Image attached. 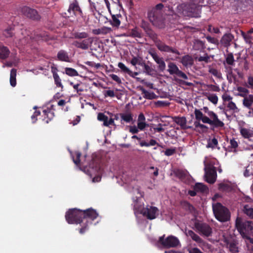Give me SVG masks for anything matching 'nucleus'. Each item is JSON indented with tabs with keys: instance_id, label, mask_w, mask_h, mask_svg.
Here are the masks:
<instances>
[{
	"instance_id": "13d9d810",
	"label": "nucleus",
	"mask_w": 253,
	"mask_h": 253,
	"mask_svg": "<svg viewBox=\"0 0 253 253\" xmlns=\"http://www.w3.org/2000/svg\"><path fill=\"white\" fill-rule=\"evenodd\" d=\"M112 31L111 28L104 26L101 28V34L106 35L112 32Z\"/></svg>"
},
{
	"instance_id": "c85d7f7f",
	"label": "nucleus",
	"mask_w": 253,
	"mask_h": 253,
	"mask_svg": "<svg viewBox=\"0 0 253 253\" xmlns=\"http://www.w3.org/2000/svg\"><path fill=\"white\" fill-rule=\"evenodd\" d=\"M9 54L10 51L8 47L0 44V58L5 59L9 56Z\"/></svg>"
},
{
	"instance_id": "7ed1b4c3",
	"label": "nucleus",
	"mask_w": 253,
	"mask_h": 253,
	"mask_svg": "<svg viewBox=\"0 0 253 253\" xmlns=\"http://www.w3.org/2000/svg\"><path fill=\"white\" fill-rule=\"evenodd\" d=\"M163 8L164 5L162 3H159L148 10L147 13V17L149 21L154 26L161 29L165 28L166 26Z\"/></svg>"
},
{
	"instance_id": "4468645a",
	"label": "nucleus",
	"mask_w": 253,
	"mask_h": 253,
	"mask_svg": "<svg viewBox=\"0 0 253 253\" xmlns=\"http://www.w3.org/2000/svg\"><path fill=\"white\" fill-rule=\"evenodd\" d=\"M168 72L171 75H176V76L181 78L184 80H187V76L182 71L180 70L175 63L173 62H169L168 65Z\"/></svg>"
},
{
	"instance_id": "49530a36",
	"label": "nucleus",
	"mask_w": 253,
	"mask_h": 253,
	"mask_svg": "<svg viewBox=\"0 0 253 253\" xmlns=\"http://www.w3.org/2000/svg\"><path fill=\"white\" fill-rule=\"evenodd\" d=\"M229 249L231 253H238L239 252L237 244L234 242H231L229 244Z\"/></svg>"
},
{
	"instance_id": "3c124183",
	"label": "nucleus",
	"mask_w": 253,
	"mask_h": 253,
	"mask_svg": "<svg viewBox=\"0 0 253 253\" xmlns=\"http://www.w3.org/2000/svg\"><path fill=\"white\" fill-rule=\"evenodd\" d=\"M195 59L199 62L204 61L206 63L210 62V57L207 53H205L204 56L196 57Z\"/></svg>"
},
{
	"instance_id": "9b49d317",
	"label": "nucleus",
	"mask_w": 253,
	"mask_h": 253,
	"mask_svg": "<svg viewBox=\"0 0 253 253\" xmlns=\"http://www.w3.org/2000/svg\"><path fill=\"white\" fill-rule=\"evenodd\" d=\"M159 242L166 248L176 247L180 243L176 237L170 235L165 239V235L159 238Z\"/></svg>"
},
{
	"instance_id": "f704fd0d",
	"label": "nucleus",
	"mask_w": 253,
	"mask_h": 253,
	"mask_svg": "<svg viewBox=\"0 0 253 253\" xmlns=\"http://www.w3.org/2000/svg\"><path fill=\"white\" fill-rule=\"evenodd\" d=\"M181 205L183 209L190 213H193L195 211V208L187 201L182 202Z\"/></svg>"
},
{
	"instance_id": "6e6552de",
	"label": "nucleus",
	"mask_w": 253,
	"mask_h": 253,
	"mask_svg": "<svg viewBox=\"0 0 253 253\" xmlns=\"http://www.w3.org/2000/svg\"><path fill=\"white\" fill-rule=\"evenodd\" d=\"M112 7L113 8V12H112V14H110L112 16V20H110L109 22L113 27L118 28L121 24L119 18L122 17L120 14V8L122 7V5L121 4H118L116 2H114Z\"/></svg>"
},
{
	"instance_id": "6ab92c4d",
	"label": "nucleus",
	"mask_w": 253,
	"mask_h": 253,
	"mask_svg": "<svg viewBox=\"0 0 253 253\" xmlns=\"http://www.w3.org/2000/svg\"><path fill=\"white\" fill-rule=\"evenodd\" d=\"M194 114L196 121L200 122L201 121L204 124L210 125L211 127H212L213 122H211V120L209 117L204 115L200 110L196 108L194 110Z\"/></svg>"
},
{
	"instance_id": "1a4fd4ad",
	"label": "nucleus",
	"mask_w": 253,
	"mask_h": 253,
	"mask_svg": "<svg viewBox=\"0 0 253 253\" xmlns=\"http://www.w3.org/2000/svg\"><path fill=\"white\" fill-rule=\"evenodd\" d=\"M194 226L200 235L206 237L211 236L212 230L208 224L197 221L195 222Z\"/></svg>"
},
{
	"instance_id": "09e8293b",
	"label": "nucleus",
	"mask_w": 253,
	"mask_h": 253,
	"mask_svg": "<svg viewBox=\"0 0 253 253\" xmlns=\"http://www.w3.org/2000/svg\"><path fill=\"white\" fill-rule=\"evenodd\" d=\"M226 62L227 64L229 65H233L234 64L235 60L234 56L232 53H229L227 55Z\"/></svg>"
},
{
	"instance_id": "423d86ee",
	"label": "nucleus",
	"mask_w": 253,
	"mask_h": 253,
	"mask_svg": "<svg viewBox=\"0 0 253 253\" xmlns=\"http://www.w3.org/2000/svg\"><path fill=\"white\" fill-rule=\"evenodd\" d=\"M212 210L216 219L220 222H225L230 219V213L228 209L220 203L212 205Z\"/></svg>"
},
{
	"instance_id": "5fc2aeb1",
	"label": "nucleus",
	"mask_w": 253,
	"mask_h": 253,
	"mask_svg": "<svg viewBox=\"0 0 253 253\" xmlns=\"http://www.w3.org/2000/svg\"><path fill=\"white\" fill-rule=\"evenodd\" d=\"M208 99L214 104H216L218 102V97L215 94H210L207 96Z\"/></svg>"
},
{
	"instance_id": "4c0bfd02",
	"label": "nucleus",
	"mask_w": 253,
	"mask_h": 253,
	"mask_svg": "<svg viewBox=\"0 0 253 253\" xmlns=\"http://www.w3.org/2000/svg\"><path fill=\"white\" fill-rule=\"evenodd\" d=\"M237 90L239 92L237 94L238 96L244 98L248 96L249 90L245 87L242 86H238L237 87Z\"/></svg>"
},
{
	"instance_id": "a878e982",
	"label": "nucleus",
	"mask_w": 253,
	"mask_h": 253,
	"mask_svg": "<svg viewBox=\"0 0 253 253\" xmlns=\"http://www.w3.org/2000/svg\"><path fill=\"white\" fill-rule=\"evenodd\" d=\"M57 57L58 60L66 62H70V58L67 51L64 50H60L57 54Z\"/></svg>"
},
{
	"instance_id": "7c9ffc66",
	"label": "nucleus",
	"mask_w": 253,
	"mask_h": 253,
	"mask_svg": "<svg viewBox=\"0 0 253 253\" xmlns=\"http://www.w3.org/2000/svg\"><path fill=\"white\" fill-rule=\"evenodd\" d=\"M218 190L221 192L229 193L233 190L232 186L228 183H220L218 185Z\"/></svg>"
},
{
	"instance_id": "b1692460",
	"label": "nucleus",
	"mask_w": 253,
	"mask_h": 253,
	"mask_svg": "<svg viewBox=\"0 0 253 253\" xmlns=\"http://www.w3.org/2000/svg\"><path fill=\"white\" fill-rule=\"evenodd\" d=\"M234 39V36L230 33L224 34L220 40V43L224 47H228Z\"/></svg>"
},
{
	"instance_id": "ddd939ff",
	"label": "nucleus",
	"mask_w": 253,
	"mask_h": 253,
	"mask_svg": "<svg viewBox=\"0 0 253 253\" xmlns=\"http://www.w3.org/2000/svg\"><path fill=\"white\" fill-rule=\"evenodd\" d=\"M149 54L151 55L155 62L158 64V69L159 71L163 72L166 67V63L163 57H160L155 49H151L148 51Z\"/></svg>"
},
{
	"instance_id": "20e7f679",
	"label": "nucleus",
	"mask_w": 253,
	"mask_h": 253,
	"mask_svg": "<svg viewBox=\"0 0 253 253\" xmlns=\"http://www.w3.org/2000/svg\"><path fill=\"white\" fill-rule=\"evenodd\" d=\"M98 216L96 211L89 208L85 210H82V227L80 229L79 232L84 234L88 229V224H92V221L95 220Z\"/></svg>"
},
{
	"instance_id": "a19ab883",
	"label": "nucleus",
	"mask_w": 253,
	"mask_h": 253,
	"mask_svg": "<svg viewBox=\"0 0 253 253\" xmlns=\"http://www.w3.org/2000/svg\"><path fill=\"white\" fill-rule=\"evenodd\" d=\"M129 36L132 38H141L142 37L141 33L138 31V28L137 27H135L134 28L131 29L129 33Z\"/></svg>"
},
{
	"instance_id": "58836bf2",
	"label": "nucleus",
	"mask_w": 253,
	"mask_h": 253,
	"mask_svg": "<svg viewBox=\"0 0 253 253\" xmlns=\"http://www.w3.org/2000/svg\"><path fill=\"white\" fill-rule=\"evenodd\" d=\"M120 116L121 118V121H124L126 123H129L133 120V116L130 113H120Z\"/></svg>"
},
{
	"instance_id": "bf43d9fd",
	"label": "nucleus",
	"mask_w": 253,
	"mask_h": 253,
	"mask_svg": "<svg viewBox=\"0 0 253 253\" xmlns=\"http://www.w3.org/2000/svg\"><path fill=\"white\" fill-rule=\"evenodd\" d=\"M175 148H168L165 151V154L167 156H172L175 153Z\"/></svg>"
},
{
	"instance_id": "72a5a7b5",
	"label": "nucleus",
	"mask_w": 253,
	"mask_h": 253,
	"mask_svg": "<svg viewBox=\"0 0 253 253\" xmlns=\"http://www.w3.org/2000/svg\"><path fill=\"white\" fill-rule=\"evenodd\" d=\"M193 48L196 50H202L205 48V43L200 40H195L193 42Z\"/></svg>"
},
{
	"instance_id": "e2e57ef3",
	"label": "nucleus",
	"mask_w": 253,
	"mask_h": 253,
	"mask_svg": "<svg viewBox=\"0 0 253 253\" xmlns=\"http://www.w3.org/2000/svg\"><path fill=\"white\" fill-rule=\"evenodd\" d=\"M238 146V142L235 140V139L233 138L230 141V145L229 147L231 148L236 149Z\"/></svg>"
},
{
	"instance_id": "ea45409f",
	"label": "nucleus",
	"mask_w": 253,
	"mask_h": 253,
	"mask_svg": "<svg viewBox=\"0 0 253 253\" xmlns=\"http://www.w3.org/2000/svg\"><path fill=\"white\" fill-rule=\"evenodd\" d=\"M66 75L71 77H75L79 76L78 72L74 69L69 67L65 68V72H64Z\"/></svg>"
},
{
	"instance_id": "de8ad7c7",
	"label": "nucleus",
	"mask_w": 253,
	"mask_h": 253,
	"mask_svg": "<svg viewBox=\"0 0 253 253\" xmlns=\"http://www.w3.org/2000/svg\"><path fill=\"white\" fill-rule=\"evenodd\" d=\"M141 90L144 98L149 99L153 98L154 93H151L143 88H142Z\"/></svg>"
},
{
	"instance_id": "f3484780",
	"label": "nucleus",
	"mask_w": 253,
	"mask_h": 253,
	"mask_svg": "<svg viewBox=\"0 0 253 253\" xmlns=\"http://www.w3.org/2000/svg\"><path fill=\"white\" fill-rule=\"evenodd\" d=\"M158 211V209L157 208L147 206L146 208H144L141 210V213L147 217L148 219L152 220L156 218V213Z\"/></svg>"
},
{
	"instance_id": "69168bd1",
	"label": "nucleus",
	"mask_w": 253,
	"mask_h": 253,
	"mask_svg": "<svg viewBox=\"0 0 253 253\" xmlns=\"http://www.w3.org/2000/svg\"><path fill=\"white\" fill-rule=\"evenodd\" d=\"M141 58L140 57L133 56L130 61V63L132 65L135 66L138 64Z\"/></svg>"
},
{
	"instance_id": "052dcab7",
	"label": "nucleus",
	"mask_w": 253,
	"mask_h": 253,
	"mask_svg": "<svg viewBox=\"0 0 253 253\" xmlns=\"http://www.w3.org/2000/svg\"><path fill=\"white\" fill-rule=\"evenodd\" d=\"M147 126L145 122H137L138 128L141 130H143Z\"/></svg>"
},
{
	"instance_id": "393cba45",
	"label": "nucleus",
	"mask_w": 253,
	"mask_h": 253,
	"mask_svg": "<svg viewBox=\"0 0 253 253\" xmlns=\"http://www.w3.org/2000/svg\"><path fill=\"white\" fill-rule=\"evenodd\" d=\"M242 211L250 219H253V206L245 204L243 206Z\"/></svg>"
},
{
	"instance_id": "680f3d73",
	"label": "nucleus",
	"mask_w": 253,
	"mask_h": 253,
	"mask_svg": "<svg viewBox=\"0 0 253 253\" xmlns=\"http://www.w3.org/2000/svg\"><path fill=\"white\" fill-rule=\"evenodd\" d=\"M41 114V112L39 110H36L33 115L31 116V119L33 123L37 120V117Z\"/></svg>"
},
{
	"instance_id": "bb28decb",
	"label": "nucleus",
	"mask_w": 253,
	"mask_h": 253,
	"mask_svg": "<svg viewBox=\"0 0 253 253\" xmlns=\"http://www.w3.org/2000/svg\"><path fill=\"white\" fill-rule=\"evenodd\" d=\"M195 126V130L198 131L200 133L207 132L208 130V127L205 125L202 124L198 121H195L194 123Z\"/></svg>"
},
{
	"instance_id": "f257e3e1",
	"label": "nucleus",
	"mask_w": 253,
	"mask_h": 253,
	"mask_svg": "<svg viewBox=\"0 0 253 253\" xmlns=\"http://www.w3.org/2000/svg\"><path fill=\"white\" fill-rule=\"evenodd\" d=\"M207 3V0H190L189 2L178 4L176 11L178 14L182 16L199 17L202 7L206 6Z\"/></svg>"
},
{
	"instance_id": "2f4dec72",
	"label": "nucleus",
	"mask_w": 253,
	"mask_h": 253,
	"mask_svg": "<svg viewBox=\"0 0 253 253\" xmlns=\"http://www.w3.org/2000/svg\"><path fill=\"white\" fill-rule=\"evenodd\" d=\"M181 63L184 67H187L193 65V60L191 56L186 55L182 57Z\"/></svg>"
},
{
	"instance_id": "4d7b16f0",
	"label": "nucleus",
	"mask_w": 253,
	"mask_h": 253,
	"mask_svg": "<svg viewBox=\"0 0 253 253\" xmlns=\"http://www.w3.org/2000/svg\"><path fill=\"white\" fill-rule=\"evenodd\" d=\"M209 72L213 75L214 76L218 78L221 77V73L215 69L211 68L209 70Z\"/></svg>"
},
{
	"instance_id": "4be33fe9",
	"label": "nucleus",
	"mask_w": 253,
	"mask_h": 253,
	"mask_svg": "<svg viewBox=\"0 0 253 253\" xmlns=\"http://www.w3.org/2000/svg\"><path fill=\"white\" fill-rule=\"evenodd\" d=\"M132 139H136L139 141V145L141 147H149L150 146H155L157 145L158 147H163L160 144H159L155 140L151 139L149 142H147L144 140H141V138L137 135H134L131 136Z\"/></svg>"
},
{
	"instance_id": "c9c22d12",
	"label": "nucleus",
	"mask_w": 253,
	"mask_h": 253,
	"mask_svg": "<svg viewBox=\"0 0 253 253\" xmlns=\"http://www.w3.org/2000/svg\"><path fill=\"white\" fill-rule=\"evenodd\" d=\"M16 69L13 68L11 70L10 75V84L12 87H15L16 85Z\"/></svg>"
},
{
	"instance_id": "c03bdc74",
	"label": "nucleus",
	"mask_w": 253,
	"mask_h": 253,
	"mask_svg": "<svg viewBox=\"0 0 253 253\" xmlns=\"http://www.w3.org/2000/svg\"><path fill=\"white\" fill-rule=\"evenodd\" d=\"M144 72L148 75L151 76H153L154 75V72H155V70L153 69L152 67H151L150 66H149L147 64H145V66L144 67Z\"/></svg>"
},
{
	"instance_id": "aec40b11",
	"label": "nucleus",
	"mask_w": 253,
	"mask_h": 253,
	"mask_svg": "<svg viewBox=\"0 0 253 253\" xmlns=\"http://www.w3.org/2000/svg\"><path fill=\"white\" fill-rule=\"evenodd\" d=\"M92 42V39L91 38H88L82 41H75L73 44L77 48L83 50H87L91 46Z\"/></svg>"
},
{
	"instance_id": "473e14b6",
	"label": "nucleus",
	"mask_w": 253,
	"mask_h": 253,
	"mask_svg": "<svg viewBox=\"0 0 253 253\" xmlns=\"http://www.w3.org/2000/svg\"><path fill=\"white\" fill-rule=\"evenodd\" d=\"M14 27L9 26L3 31V35L6 38H11L14 35Z\"/></svg>"
},
{
	"instance_id": "0eeeda50",
	"label": "nucleus",
	"mask_w": 253,
	"mask_h": 253,
	"mask_svg": "<svg viewBox=\"0 0 253 253\" xmlns=\"http://www.w3.org/2000/svg\"><path fill=\"white\" fill-rule=\"evenodd\" d=\"M65 218L69 224H82V210L74 208L66 212Z\"/></svg>"
},
{
	"instance_id": "338daca9",
	"label": "nucleus",
	"mask_w": 253,
	"mask_h": 253,
	"mask_svg": "<svg viewBox=\"0 0 253 253\" xmlns=\"http://www.w3.org/2000/svg\"><path fill=\"white\" fill-rule=\"evenodd\" d=\"M241 1L245 6H251L253 8V0H241Z\"/></svg>"
},
{
	"instance_id": "9d476101",
	"label": "nucleus",
	"mask_w": 253,
	"mask_h": 253,
	"mask_svg": "<svg viewBox=\"0 0 253 253\" xmlns=\"http://www.w3.org/2000/svg\"><path fill=\"white\" fill-rule=\"evenodd\" d=\"M202 110L208 114L210 119L211 120V122H213L212 127L211 128V130H214V128H222L224 126V123L218 119L217 114L214 112L209 110L208 107H204Z\"/></svg>"
},
{
	"instance_id": "cd10ccee",
	"label": "nucleus",
	"mask_w": 253,
	"mask_h": 253,
	"mask_svg": "<svg viewBox=\"0 0 253 253\" xmlns=\"http://www.w3.org/2000/svg\"><path fill=\"white\" fill-rule=\"evenodd\" d=\"M187 235L190 237L193 241L198 244H203L204 243V240L192 230H188Z\"/></svg>"
},
{
	"instance_id": "f03ea898",
	"label": "nucleus",
	"mask_w": 253,
	"mask_h": 253,
	"mask_svg": "<svg viewBox=\"0 0 253 253\" xmlns=\"http://www.w3.org/2000/svg\"><path fill=\"white\" fill-rule=\"evenodd\" d=\"M140 27L143 29L146 36L151 39L155 43L158 49L162 52H171L177 55H180L179 51L175 48L167 45L158 39V35L152 29L150 24L144 20L140 23Z\"/></svg>"
},
{
	"instance_id": "a18cd8bd",
	"label": "nucleus",
	"mask_w": 253,
	"mask_h": 253,
	"mask_svg": "<svg viewBox=\"0 0 253 253\" xmlns=\"http://www.w3.org/2000/svg\"><path fill=\"white\" fill-rule=\"evenodd\" d=\"M54 83L56 84V86L58 87H61V90H62L63 88V85L61 82V79L59 77L58 75H55L53 76Z\"/></svg>"
},
{
	"instance_id": "79ce46f5",
	"label": "nucleus",
	"mask_w": 253,
	"mask_h": 253,
	"mask_svg": "<svg viewBox=\"0 0 253 253\" xmlns=\"http://www.w3.org/2000/svg\"><path fill=\"white\" fill-rule=\"evenodd\" d=\"M74 37L76 39H86L88 38V34L85 32H75L73 34Z\"/></svg>"
},
{
	"instance_id": "e433bc0d",
	"label": "nucleus",
	"mask_w": 253,
	"mask_h": 253,
	"mask_svg": "<svg viewBox=\"0 0 253 253\" xmlns=\"http://www.w3.org/2000/svg\"><path fill=\"white\" fill-rule=\"evenodd\" d=\"M240 133L245 138H249L253 136V131H251L246 128L240 129Z\"/></svg>"
},
{
	"instance_id": "864d4df0",
	"label": "nucleus",
	"mask_w": 253,
	"mask_h": 253,
	"mask_svg": "<svg viewBox=\"0 0 253 253\" xmlns=\"http://www.w3.org/2000/svg\"><path fill=\"white\" fill-rule=\"evenodd\" d=\"M69 84L73 86L79 94H81V93L84 91V89L80 87V84H74L73 82H70Z\"/></svg>"
},
{
	"instance_id": "8fccbe9b",
	"label": "nucleus",
	"mask_w": 253,
	"mask_h": 253,
	"mask_svg": "<svg viewBox=\"0 0 253 253\" xmlns=\"http://www.w3.org/2000/svg\"><path fill=\"white\" fill-rule=\"evenodd\" d=\"M118 67L121 71L126 74H128V73H131V70H129L123 63L119 62L118 65Z\"/></svg>"
},
{
	"instance_id": "dca6fc26",
	"label": "nucleus",
	"mask_w": 253,
	"mask_h": 253,
	"mask_svg": "<svg viewBox=\"0 0 253 253\" xmlns=\"http://www.w3.org/2000/svg\"><path fill=\"white\" fill-rule=\"evenodd\" d=\"M22 12L25 16L33 20H38L40 19V16L37 10L28 6L22 7Z\"/></svg>"
},
{
	"instance_id": "37998d69",
	"label": "nucleus",
	"mask_w": 253,
	"mask_h": 253,
	"mask_svg": "<svg viewBox=\"0 0 253 253\" xmlns=\"http://www.w3.org/2000/svg\"><path fill=\"white\" fill-rule=\"evenodd\" d=\"M194 190L197 192H205L208 190V188L205 185L198 183L195 184Z\"/></svg>"
},
{
	"instance_id": "603ef678",
	"label": "nucleus",
	"mask_w": 253,
	"mask_h": 253,
	"mask_svg": "<svg viewBox=\"0 0 253 253\" xmlns=\"http://www.w3.org/2000/svg\"><path fill=\"white\" fill-rule=\"evenodd\" d=\"M218 145L217 139L215 138H212L211 140L208 142L207 144L208 148H215Z\"/></svg>"
},
{
	"instance_id": "412c9836",
	"label": "nucleus",
	"mask_w": 253,
	"mask_h": 253,
	"mask_svg": "<svg viewBox=\"0 0 253 253\" xmlns=\"http://www.w3.org/2000/svg\"><path fill=\"white\" fill-rule=\"evenodd\" d=\"M97 119L99 121L103 122V126H110V125L114 126H116L114 122L113 121V119H112V117L110 119L108 117L105 115L103 113H99L97 116Z\"/></svg>"
},
{
	"instance_id": "2eb2a0df",
	"label": "nucleus",
	"mask_w": 253,
	"mask_h": 253,
	"mask_svg": "<svg viewBox=\"0 0 253 253\" xmlns=\"http://www.w3.org/2000/svg\"><path fill=\"white\" fill-rule=\"evenodd\" d=\"M168 117L171 118L173 122L180 126L181 129L186 130L193 128L192 126L187 125V121L184 116H168Z\"/></svg>"
},
{
	"instance_id": "a211bd4d",
	"label": "nucleus",
	"mask_w": 253,
	"mask_h": 253,
	"mask_svg": "<svg viewBox=\"0 0 253 253\" xmlns=\"http://www.w3.org/2000/svg\"><path fill=\"white\" fill-rule=\"evenodd\" d=\"M68 12L70 13L72 12L76 16H83V11L79 6L78 1L77 0H74L72 3L70 4Z\"/></svg>"
},
{
	"instance_id": "f8f14e48",
	"label": "nucleus",
	"mask_w": 253,
	"mask_h": 253,
	"mask_svg": "<svg viewBox=\"0 0 253 253\" xmlns=\"http://www.w3.org/2000/svg\"><path fill=\"white\" fill-rule=\"evenodd\" d=\"M206 181L210 183H214L216 179L217 174L216 168L210 165H206L205 168Z\"/></svg>"
},
{
	"instance_id": "5701e85b",
	"label": "nucleus",
	"mask_w": 253,
	"mask_h": 253,
	"mask_svg": "<svg viewBox=\"0 0 253 253\" xmlns=\"http://www.w3.org/2000/svg\"><path fill=\"white\" fill-rule=\"evenodd\" d=\"M173 174L176 177L178 178L181 181H183L187 179L189 176V173L186 170L181 169H174L173 170Z\"/></svg>"
},
{
	"instance_id": "c756f323",
	"label": "nucleus",
	"mask_w": 253,
	"mask_h": 253,
	"mask_svg": "<svg viewBox=\"0 0 253 253\" xmlns=\"http://www.w3.org/2000/svg\"><path fill=\"white\" fill-rule=\"evenodd\" d=\"M243 105L248 109H251L253 104V95L249 94L248 96L244 98L243 100Z\"/></svg>"
},
{
	"instance_id": "39448f33",
	"label": "nucleus",
	"mask_w": 253,
	"mask_h": 253,
	"mask_svg": "<svg viewBox=\"0 0 253 253\" xmlns=\"http://www.w3.org/2000/svg\"><path fill=\"white\" fill-rule=\"evenodd\" d=\"M237 229L244 238L249 237V234L253 233V222L250 220L243 221L241 217H237L235 222Z\"/></svg>"
},
{
	"instance_id": "0e129e2a",
	"label": "nucleus",
	"mask_w": 253,
	"mask_h": 253,
	"mask_svg": "<svg viewBox=\"0 0 253 253\" xmlns=\"http://www.w3.org/2000/svg\"><path fill=\"white\" fill-rule=\"evenodd\" d=\"M109 77L114 81L116 82L118 84H121L122 81L121 79L115 74H110Z\"/></svg>"
},
{
	"instance_id": "6e6d98bb",
	"label": "nucleus",
	"mask_w": 253,
	"mask_h": 253,
	"mask_svg": "<svg viewBox=\"0 0 253 253\" xmlns=\"http://www.w3.org/2000/svg\"><path fill=\"white\" fill-rule=\"evenodd\" d=\"M242 36L247 43H250L251 42V39H253V37L248 32L245 33V32H242Z\"/></svg>"
},
{
	"instance_id": "774afa93",
	"label": "nucleus",
	"mask_w": 253,
	"mask_h": 253,
	"mask_svg": "<svg viewBox=\"0 0 253 253\" xmlns=\"http://www.w3.org/2000/svg\"><path fill=\"white\" fill-rule=\"evenodd\" d=\"M248 85L247 86L253 89V77L250 76L248 78Z\"/></svg>"
}]
</instances>
